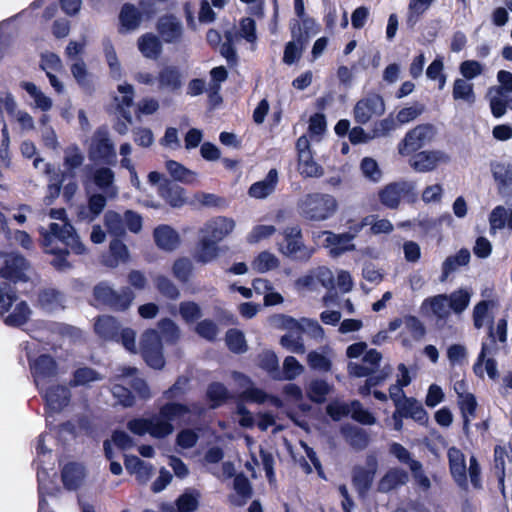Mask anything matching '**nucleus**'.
<instances>
[{
  "label": "nucleus",
  "mask_w": 512,
  "mask_h": 512,
  "mask_svg": "<svg viewBox=\"0 0 512 512\" xmlns=\"http://www.w3.org/2000/svg\"><path fill=\"white\" fill-rule=\"evenodd\" d=\"M107 199L109 198L104 193L92 194L88 198V206L79 211V217L88 222L95 220L104 210Z\"/></svg>",
  "instance_id": "obj_33"
},
{
  "label": "nucleus",
  "mask_w": 512,
  "mask_h": 512,
  "mask_svg": "<svg viewBox=\"0 0 512 512\" xmlns=\"http://www.w3.org/2000/svg\"><path fill=\"white\" fill-rule=\"evenodd\" d=\"M435 135V128L431 124H421L409 130L402 141L398 144V153L401 156H408L427 143H429Z\"/></svg>",
  "instance_id": "obj_6"
},
{
  "label": "nucleus",
  "mask_w": 512,
  "mask_h": 512,
  "mask_svg": "<svg viewBox=\"0 0 512 512\" xmlns=\"http://www.w3.org/2000/svg\"><path fill=\"white\" fill-rule=\"evenodd\" d=\"M491 172L502 197H512V165L506 162L491 163Z\"/></svg>",
  "instance_id": "obj_18"
},
{
  "label": "nucleus",
  "mask_w": 512,
  "mask_h": 512,
  "mask_svg": "<svg viewBox=\"0 0 512 512\" xmlns=\"http://www.w3.org/2000/svg\"><path fill=\"white\" fill-rule=\"evenodd\" d=\"M44 173L49 177L46 198L49 199L48 203H51L60 194L64 174L60 170H56L51 164L45 165Z\"/></svg>",
  "instance_id": "obj_45"
},
{
  "label": "nucleus",
  "mask_w": 512,
  "mask_h": 512,
  "mask_svg": "<svg viewBox=\"0 0 512 512\" xmlns=\"http://www.w3.org/2000/svg\"><path fill=\"white\" fill-rule=\"evenodd\" d=\"M46 401V405L51 412H60L70 402V390L59 384H49L40 392Z\"/></svg>",
  "instance_id": "obj_17"
},
{
  "label": "nucleus",
  "mask_w": 512,
  "mask_h": 512,
  "mask_svg": "<svg viewBox=\"0 0 512 512\" xmlns=\"http://www.w3.org/2000/svg\"><path fill=\"white\" fill-rule=\"evenodd\" d=\"M298 171L307 178H319L324 175L323 167L314 160L312 152L298 157Z\"/></svg>",
  "instance_id": "obj_42"
},
{
  "label": "nucleus",
  "mask_w": 512,
  "mask_h": 512,
  "mask_svg": "<svg viewBox=\"0 0 512 512\" xmlns=\"http://www.w3.org/2000/svg\"><path fill=\"white\" fill-rule=\"evenodd\" d=\"M110 254L103 258V263L107 267H117L120 263L128 261L129 252L127 246L122 243L119 239H115L110 242L109 246Z\"/></svg>",
  "instance_id": "obj_40"
},
{
  "label": "nucleus",
  "mask_w": 512,
  "mask_h": 512,
  "mask_svg": "<svg viewBox=\"0 0 512 512\" xmlns=\"http://www.w3.org/2000/svg\"><path fill=\"white\" fill-rule=\"evenodd\" d=\"M367 224H369V218H364L361 222L351 226L350 232L336 234L331 231H322L319 236H323V245L329 249L330 255L339 257L355 249L353 240Z\"/></svg>",
  "instance_id": "obj_5"
},
{
  "label": "nucleus",
  "mask_w": 512,
  "mask_h": 512,
  "mask_svg": "<svg viewBox=\"0 0 512 512\" xmlns=\"http://www.w3.org/2000/svg\"><path fill=\"white\" fill-rule=\"evenodd\" d=\"M448 459L453 478L460 487L466 488L467 467L464 454L458 448L451 447L448 450Z\"/></svg>",
  "instance_id": "obj_22"
},
{
  "label": "nucleus",
  "mask_w": 512,
  "mask_h": 512,
  "mask_svg": "<svg viewBox=\"0 0 512 512\" xmlns=\"http://www.w3.org/2000/svg\"><path fill=\"white\" fill-rule=\"evenodd\" d=\"M408 481V473L399 468L390 469L379 481L378 491L387 493Z\"/></svg>",
  "instance_id": "obj_36"
},
{
  "label": "nucleus",
  "mask_w": 512,
  "mask_h": 512,
  "mask_svg": "<svg viewBox=\"0 0 512 512\" xmlns=\"http://www.w3.org/2000/svg\"><path fill=\"white\" fill-rule=\"evenodd\" d=\"M158 194L171 207L180 208L187 203L186 191L178 184L164 180L158 185Z\"/></svg>",
  "instance_id": "obj_20"
},
{
  "label": "nucleus",
  "mask_w": 512,
  "mask_h": 512,
  "mask_svg": "<svg viewBox=\"0 0 512 512\" xmlns=\"http://www.w3.org/2000/svg\"><path fill=\"white\" fill-rule=\"evenodd\" d=\"M40 234L43 238V246L46 252L55 256L51 263L57 270L65 271L70 268V264L66 259L68 252L58 249L55 245V240L61 241L75 254L81 255L86 252V247L80 241L70 223H64L62 227L59 226V223H51L49 231L41 229Z\"/></svg>",
  "instance_id": "obj_2"
},
{
  "label": "nucleus",
  "mask_w": 512,
  "mask_h": 512,
  "mask_svg": "<svg viewBox=\"0 0 512 512\" xmlns=\"http://www.w3.org/2000/svg\"><path fill=\"white\" fill-rule=\"evenodd\" d=\"M285 244L279 245V250L286 256L297 260H308L313 250L307 248L301 240V229L298 226L287 227L284 232Z\"/></svg>",
  "instance_id": "obj_8"
},
{
  "label": "nucleus",
  "mask_w": 512,
  "mask_h": 512,
  "mask_svg": "<svg viewBox=\"0 0 512 512\" xmlns=\"http://www.w3.org/2000/svg\"><path fill=\"white\" fill-rule=\"evenodd\" d=\"M20 87L34 100V106L37 109L46 112L52 108V99L45 95L34 83L23 81L20 83Z\"/></svg>",
  "instance_id": "obj_41"
},
{
  "label": "nucleus",
  "mask_w": 512,
  "mask_h": 512,
  "mask_svg": "<svg viewBox=\"0 0 512 512\" xmlns=\"http://www.w3.org/2000/svg\"><path fill=\"white\" fill-rule=\"evenodd\" d=\"M234 227L235 222L232 219L218 216L204 223L199 234L219 243L233 231Z\"/></svg>",
  "instance_id": "obj_16"
},
{
  "label": "nucleus",
  "mask_w": 512,
  "mask_h": 512,
  "mask_svg": "<svg viewBox=\"0 0 512 512\" xmlns=\"http://www.w3.org/2000/svg\"><path fill=\"white\" fill-rule=\"evenodd\" d=\"M346 441L355 449L362 450L367 447L369 443V436L365 430L356 426H343L341 428Z\"/></svg>",
  "instance_id": "obj_43"
},
{
  "label": "nucleus",
  "mask_w": 512,
  "mask_h": 512,
  "mask_svg": "<svg viewBox=\"0 0 512 512\" xmlns=\"http://www.w3.org/2000/svg\"><path fill=\"white\" fill-rule=\"evenodd\" d=\"M354 118L359 124H366L374 116H380L385 111V103L383 98L378 94H369L354 106Z\"/></svg>",
  "instance_id": "obj_13"
},
{
  "label": "nucleus",
  "mask_w": 512,
  "mask_h": 512,
  "mask_svg": "<svg viewBox=\"0 0 512 512\" xmlns=\"http://www.w3.org/2000/svg\"><path fill=\"white\" fill-rule=\"evenodd\" d=\"M435 0H410L408 5L407 23L410 26L416 24L421 15H423Z\"/></svg>",
  "instance_id": "obj_60"
},
{
  "label": "nucleus",
  "mask_w": 512,
  "mask_h": 512,
  "mask_svg": "<svg viewBox=\"0 0 512 512\" xmlns=\"http://www.w3.org/2000/svg\"><path fill=\"white\" fill-rule=\"evenodd\" d=\"M494 468L499 482L503 483L506 471H512V450L506 446H496L494 449Z\"/></svg>",
  "instance_id": "obj_34"
},
{
  "label": "nucleus",
  "mask_w": 512,
  "mask_h": 512,
  "mask_svg": "<svg viewBox=\"0 0 512 512\" xmlns=\"http://www.w3.org/2000/svg\"><path fill=\"white\" fill-rule=\"evenodd\" d=\"M165 167L170 174V176L178 182L187 184V185H193L198 180V174L195 171H192L185 166H183L181 163L174 161V160H168L165 163Z\"/></svg>",
  "instance_id": "obj_37"
},
{
  "label": "nucleus",
  "mask_w": 512,
  "mask_h": 512,
  "mask_svg": "<svg viewBox=\"0 0 512 512\" xmlns=\"http://www.w3.org/2000/svg\"><path fill=\"white\" fill-rule=\"evenodd\" d=\"M85 476V468L82 464L70 462L62 468V482L68 490L78 489L82 485Z\"/></svg>",
  "instance_id": "obj_25"
},
{
  "label": "nucleus",
  "mask_w": 512,
  "mask_h": 512,
  "mask_svg": "<svg viewBox=\"0 0 512 512\" xmlns=\"http://www.w3.org/2000/svg\"><path fill=\"white\" fill-rule=\"evenodd\" d=\"M206 409L199 402L189 405L169 402L163 405L157 415L150 418H137L127 423V428L134 434L142 436L149 434L154 438H164L174 431L172 422L192 424L200 418Z\"/></svg>",
  "instance_id": "obj_1"
},
{
  "label": "nucleus",
  "mask_w": 512,
  "mask_h": 512,
  "mask_svg": "<svg viewBox=\"0 0 512 512\" xmlns=\"http://www.w3.org/2000/svg\"><path fill=\"white\" fill-rule=\"evenodd\" d=\"M508 209L498 205L489 214V232L495 235L499 230L507 227Z\"/></svg>",
  "instance_id": "obj_52"
},
{
  "label": "nucleus",
  "mask_w": 512,
  "mask_h": 512,
  "mask_svg": "<svg viewBox=\"0 0 512 512\" xmlns=\"http://www.w3.org/2000/svg\"><path fill=\"white\" fill-rule=\"evenodd\" d=\"M367 465L368 468L355 467L353 470V484L360 495H365L370 489L377 471V461L374 458H370Z\"/></svg>",
  "instance_id": "obj_21"
},
{
  "label": "nucleus",
  "mask_w": 512,
  "mask_h": 512,
  "mask_svg": "<svg viewBox=\"0 0 512 512\" xmlns=\"http://www.w3.org/2000/svg\"><path fill=\"white\" fill-rule=\"evenodd\" d=\"M220 253V247L218 243L213 240H209L202 235L199 237V241L195 248L194 259L197 262L207 264L216 260Z\"/></svg>",
  "instance_id": "obj_26"
},
{
  "label": "nucleus",
  "mask_w": 512,
  "mask_h": 512,
  "mask_svg": "<svg viewBox=\"0 0 512 512\" xmlns=\"http://www.w3.org/2000/svg\"><path fill=\"white\" fill-rule=\"evenodd\" d=\"M450 162V156L442 150H425L409 159L410 167L419 173L434 171L438 166Z\"/></svg>",
  "instance_id": "obj_12"
},
{
  "label": "nucleus",
  "mask_w": 512,
  "mask_h": 512,
  "mask_svg": "<svg viewBox=\"0 0 512 512\" xmlns=\"http://www.w3.org/2000/svg\"><path fill=\"white\" fill-rule=\"evenodd\" d=\"M505 346L501 345L497 340H495L494 328L489 327V337L488 340L482 343L481 351L478 355L477 361L473 366V370L475 374L479 377L484 376L483 370V362L488 357L494 358V356Z\"/></svg>",
  "instance_id": "obj_23"
},
{
  "label": "nucleus",
  "mask_w": 512,
  "mask_h": 512,
  "mask_svg": "<svg viewBox=\"0 0 512 512\" xmlns=\"http://www.w3.org/2000/svg\"><path fill=\"white\" fill-rule=\"evenodd\" d=\"M458 404L463 418V430L465 434H468L469 423L475 417L477 402L473 394H468L458 399Z\"/></svg>",
  "instance_id": "obj_46"
},
{
  "label": "nucleus",
  "mask_w": 512,
  "mask_h": 512,
  "mask_svg": "<svg viewBox=\"0 0 512 512\" xmlns=\"http://www.w3.org/2000/svg\"><path fill=\"white\" fill-rule=\"evenodd\" d=\"M140 348L145 362L150 367L161 369L164 366L162 343L156 330H147L143 333Z\"/></svg>",
  "instance_id": "obj_9"
},
{
  "label": "nucleus",
  "mask_w": 512,
  "mask_h": 512,
  "mask_svg": "<svg viewBox=\"0 0 512 512\" xmlns=\"http://www.w3.org/2000/svg\"><path fill=\"white\" fill-rule=\"evenodd\" d=\"M154 239L157 246L166 251L175 250L180 243L178 233L168 225H160L155 228Z\"/></svg>",
  "instance_id": "obj_27"
},
{
  "label": "nucleus",
  "mask_w": 512,
  "mask_h": 512,
  "mask_svg": "<svg viewBox=\"0 0 512 512\" xmlns=\"http://www.w3.org/2000/svg\"><path fill=\"white\" fill-rule=\"evenodd\" d=\"M157 32L167 44H177L182 41L184 27L182 22L173 15L160 17L156 24Z\"/></svg>",
  "instance_id": "obj_15"
},
{
  "label": "nucleus",
  "mask_w": 512,
  "mask_h": 512,
  "mask_svg": "<svg viewBox=\"0 0 512 512\" xmlns=\"http://www.w3.org/2000/svg\"><path fill=\"white\" fill-rule=\"evenodd\" d=\"M101 379V375L94 369L89 367H82L74 372L73 379L71 380L70 384L71 386H86Z\"/></svg>",
  "instance_id": "obj_58"
},
{
  "label": "nucleus",
  "mask_w": 512,
  "mask_h": 512,
  "mask_svg": "<svg viewBox=\"0 0 512 512\" xmlns=\"http://www.w3.org/2000/svg\"><path fill=\"white\" fill-rule=\"evenodd\" d=\"M104 224L108 232L116 237H121L125 234L124 216L122 217L115 211H107L104 216Z\"/></svg>",
  "instance_id": "obj_55"
},
{
  "label": "nucleus",
  "mask_w": 512,
  "mask_h": 512,
  "mask_svg": "<svg viewBox=\"0 0 512 512\" xmlns=\"http://www.w3.org/2000/svg\"><path fill=\"white\" fill-rule=\"evenodd\" d=\"M30 361L31 373L34 382L40 392L44 391L47 385L51 384L52 380L57 375V364L55 360L46 354L40 355L37 359Z\"/></svg>",
  "instance_id": "obj_10"
},
{
  "label": "nucleus",
  "mask_w": 512,
  "mask_h": 512,
  "mask_svg": "<svg viewBox=\"0 0 512 512\" xmlns=\"http://www.w3.org/2000/svg\"><path fill=\"white\" fill-rule=\"evenodd\" d=\"M95 332L105 340H114L118 342V332L120 325L112 316H101L95 322Z\"/></svg>",
  "instance_id": "obj_38"
},
{
  "label": "nucleus",
  "mask_w": 512,
  "mask_h": 512,
  "mask_svg": "<svg viewBox=\"0 0 512 512\" xmlns=\"http://www.w3.org/2000/svg\"><path fill=\"white\" fill-rule=\"evenodd\" d=\"M430 309L433 315L438 319H446L450 315V305L448 301V295L439 294L433 297L426 298L422 305L421 309L427 310Z\"/></svg>",
  "instance_id": "obj_35"
},
{
  "label": "nucleus",
  "mask_w": 512,
  "mask_h": 512,
  "mask_svg": "<svg viewBox=\"0 0 512 512\" xmlns=\"http://www.w3.org/2000/svg\"><path fill=\"white\" fill-rule=\"evenodd\" d=\"M470 258V251L466 248L460 249L455 255L448 256L442 263L440 281H446L451 273L457 271L462 266H466Z\"/></svg>",
  "instance_id": "obj_29"
},
{
  "label": "nucleus",
  "mask_w": 512,
  "mask_h": 512,
  "mask_svg": "<svg viewBox=\"0 0 512 512\" xmlns=\"http://www.w3.org/2000/svg\"><path fill=\"white\" fill-rule=\"evenodd\" d=\"M102 45L106 61L110 68V73L113 78L119 79L121 77V65L118 61V57L111 40L104 39Z\"/></svg>",
  "instance_id": "obj_56"
},
{
  "label": "nucleus",
  "mask_w": 512,
  "mask_h": 512,
  "mask_svg": "<svg viewBox=\"0 0 512 512\" xmlns=\"http://www.w3.org/2000/svg\"><path fill=\"white\" fill-rule=\"evenodd\" d=\"M278 265L277 257L267 251L261 252L252 262V268L259 273H265L276 268Z\"/></svg>",
  "instance_id": "obj_61"
},
{
  "label": "nucleus",
  "mask_w": 512,
  "mask_h": 512,
  "mask_svg": "<svg viewBox=\"0 0 512 512\" xmlns=\"http://www.w3.org/2000/svg\"><path fill=\"white\" fill-rule=\"evenodd\" d=\"M89 157L91 160L104 162L116 157L114 143L106 128L101 127L94 132L89 146Z\"/></svg>",
  "instance_id": "obj_11"
},
{
  "label": "nucleus",
  "mask_w": 512,
  "mask_h": 512,
  "mask_svg": "<svg viewBox=\"0 0 512 512\" xmlns=\"http://www.w3.org/2000/svg\"><path fill=\"white\" fill-rule=\"evenodd\" d=\"M102 45L106 61L110 68V73L113 78L119 79L121 77V65L118 61V57L111 40L104 39Z\"/></svg>",
  "instance_id": "obj_57"
},
{
  "label": "nucleus",
  "mask_w": 512,
  "mask_h": 512,
  "mask_svg": "<svg viewBox=\"0 0 512 512\" xmlns=\"http://www.w3.org/2000/svg\"><path fill=\"white\" fill-rule=\"evenodd\" d=\"M398 412H400L403 417H410L421 424H424L428 419L427 413L422 405L413 398L405 400V403Z\"/></svg>",
  "instance_id": "obj_49"
},
{
  "label": "nucleus",
  "mask_w": 512,
  "mask_h": 512,
  "mask_svg": "<svg viewBox=\"0 0 512 512\" xmlns=\"http://www.w3.org/2000/svg\"><path fill=\"white\" fill-rule=\"evenodd\" d=\"M452 95L455 100H463L470 104L475 102L473 84L463 78L454 81Z\"/></svg>",
  "instance_id": "obj_51"
},
{
  "label": "nucleus",
  "mask_w": 512,
  "mask_h": 512,
  "mask_svg": "<svg viewBox=\"0 0 512 512\" xmlns=\"http://www.w3.org/2000/svg\"><path fill=\"white\" fill-rule=\"evenodd\" d=\"M207 398L212 402L211 407L216 408L229 398V392L222 383L214 382L208 386Z\"/></svg>",
  "instance_id": "obj_63"
},
{
  "label": "nucleus",
  "mask_w": 512,
  "mask_h": 512,
  "mask_svg": "<svg viewBox=\"0 0 512 512\" xmlns=\"http://www.w3.org/2000/svg\"><path fill=\"white\" fill-rule=\"evenodd\" d=\"M31 310L25 301H20L15 305L13 311L4 317V323L8 326L18 327L27 322Z\"/></svg>",
  "instance_id": "obj_47"
},
{
  "label": "nucleus",
  "mask_w": 512,
  "mask_h": 512,
  "mask_svg": "<svg viewBox=\"0 0 512 512\" xmlns=\"http://www.w3.org/2000/svg\"><path fill=\"white\" fill-rule=\"evenodd\" d=\"M92 179L97 188L109 199L118 196L119 189L115 185V173L108 167L96 168L92 173Z\"/></svg>",
  "instance_id": "obj_19"
},
{
  "label": "nucleus",
  "mask_w": 512,
  "mask_h": 512,
  "mask_svg": "<svg viewBox=\"0 0 512 512\" xmlns=\"http://www.w3.org/2000/svg\"><path fill=\"white\" fill-rule=\"evenodd\" d=\"M137 46L141 54L151 60H156L162 53V43L158 36L146 33L138 38Z\"/></svg>",
  "instance_id": "obj_32"
},
{
  "label": "nucleus",
  "mask_w": 512,
  "mask_h": 512,
  "mask_svg": "<svg viewBox=\"0 0 512 512\" xmlns=\"http://www.w3.org/2000/svg\"><path fill=\"white\" fill-rule=\"evenodd\" d=\"M378 198L389 209H397L402 201L414 203L418 199L417 184L404 179L391 182L379 190Z\"/></svg>",
  "instance_id": "obj_4"
},
{
  "label": "nucleus",
  "mask_w": 512,
  "mask_h": 512,
  "mask_svg": "<svg viewBox=\"0 0 512 512\" xmlns=\"http://www.w3.org/2000/svg\"><path fill=\"white\" fill-rule=\"evenodd\" d=\"M497 307V303L494 300H483L476 304L473 309V323L475 328L480 329L484 325H490L492 327L493 322V310Z\"/></svg>",
  "instance_id": "obj_31"
},
{
  "label": "nucleus",
  "mask_w": 512,
  "mask_h": 512,
  "mask_svg": "<svg viewBox=\"0 0 512 512\" xmlns=\"http://www.w3.org/2000/svg\"><path fill=\"white\" fill-rule=\"evenodd\" d=\"M119 96L115 97L118 108L122 111V115L128 122H131L132 118L129 112V108L133 104L134 99V88L131 84L123 83L118 86Z\"/></svg>",
  "instance_id": "obj_44"
},
{
  "label": "nucleus",
  "mask_w": 512,
  "mask_h": 512,
  "mask_svg": "<svg viewBox=\"0 0 512 512\" xmlns=\"http://www.w3.org/2000/svg\"><path fill=\"white\" fill-rule=\"evenodd\" d=\"M28 264L24 257L18 254H7L3 257L0 267V277L16 281H26Z\"/></svg>",
  "instance_id": "obj_14"
},
{
  "label": "nucleus",
  "mask_w": 512,
  "mask_h": 512,
  "mask_svg": "<svg viewBox=\"0 0 512 512\" xmlns=\"http://www.w3.org/2000/svg\"><path fill=\"white\" fill-rule=\"evenodd\" d=\"M119 20L123 29L132 31L138 28L141 17L135 6L125 4L121 9Z\"/></svg>",
  "instance_id": "obj_48"
},
{
  "label": "nucleus",
  "mask_w": 512,
  "mask_h": 512,
  "mask_svg": "<svg viewBox=\"0 0 512 512\" xmlns=\"http://www.w3.org/2000/svg\"><path fill=\"white\" fill-rule=\"evenodd\" d=\"M338 204L334 196L325 193H309L298 202L301 216L312 221H324L332 217Z\"/></svg>",
  "instance_id": "obj_3"
},
{
  "label": "nucleus",
  "mask_w": 512,
  "mask_h": 512,
  "mask_svg": "<svg viewBox=\"0 0 512 512\" xmlns=\"http://www.w3.org/2000/svg\"><path fill=\"white\" fill-rule=\"evenodd\" d=\"M179 314L186 323H194L202 317V309L196 302L183 301L179 304Z\"/></svg>",
  "instance_id": "obj_64"
},
{
  "label": "nucleus",
  "mask_w": 512,
  "mask_h": 512,
  "mask_svg": "<svg viewBox=\"0 0 512 512\" xmlns=\"http://www.w3.org/2000/svg\"><path fill=\"white\" fill-rule=\"evenodd\" d=\"M65 300L64 294L53 288L41 291L38 296L39 306L47 312L64 309Z\"/></svg>",
  "instance_id": "obj_30"
},
{
  "label": "nucleus",
  "mask_w": 512,
  "mask_h": 512,
  "mask_svg": "<svg viewBox=\"0 0 512 512\" xmlns=\"http://www.w3.org/2000/svg\"><path fill=\"white\" fill-rule=\"evenodd\" d=\"M472 292L467 288H461L450 295H448V301L451 310L456 314H461L469 305Z\"/></svg>",
  "instance_id": "obj_50"
},
{
  "label": "nucleus",
  "mask_w": 512,
  "mask_h": 512,
  "mask_svg": "<svg viewBox=\"0 0 512 512\" xmlns=\"http://www.w3.org/2000/svg\"><path fill=\"white\" fill-rule=\"evenodd\" d=\"M94 297L115 310H126L134 299V293L129 288L115 291L108 284L99 283L94 288Z\"/></svg>",
  "instance_id": "obj_7"
},
{
  "label": "nucleus",
  "mask_w": 512,
  "mask_h": 512,
  "mask_svg": "<svg viewBox=\"0 0 512 512\" xmlns=\"http://www.w3.org/2000/svg\"><path fill=\"white\" fill-rule=\"evenodd\" d=\"M157 81L159 89L174 92L182 87V73L178 67L168 65L159 71Z\"/></svg>",
  "instance_id": "obj_24"
},
{
  "label": "nucleus",
  "mask_w": 512,
  "mask_h": 512,
  "mask_svg": "<svg viewBox=\"0 0 512 512\" xmlns=\"http://www.w3.org/2000/svg\"><path fill=\"white\" fill-rule=\"evenodd\" d=\"M307 362L313 370L328 372L331 369V360L326 349L308 353Z\"/></svg>",
  "instance_id": "obj_53"
},
{
  "label": "nucleus",
  "mask_w": 512,
  "mask_h": 512,
  "mask_svg": "<svg viewBox=\"0 0 512 512\" xmlns=\"http://www.w3.org/2000/svg\"><path fill=\"white\" fill-rule=\"evenodd\" d=\"M124 464L126 470L136 475L138 481L141 483H146L152 475V466L137 456H126Z\"/></svg>",
  "instance_id": "obj_39"
},
{
  "label": "nucleus",
  "mask_w": 512,
  "mask_h": 512,
  "mask_svg": "<svg viewBox=\"0 0 512 512\" xmlns=\"http://www.w3.org/2000/svg\"><path fill=\"white\" fill-rule=\"evenodd\" d=\"M137 373L136 368L124 367L121 369V374L119 375L123 379L132 378L130 381L133 389L143 398H148L150 396L149 389L145 381L135 374Z\"/></svg>",
  "instance_id": "obj_59"
},
{
  "label": "nucleus",
  "mask_w": 512,
  "mask_h": 512,
  "mask_svg": "<svg viewBox=\"0 0 512 512\" xmlns=\"http://www.w3.org/2000/svg\"><path fill=\"white\" fill-rule=\"evenodd\" d=\"M200 492L196 489L186 490L176 501L179 512H193L199 505Z\"/></svg>",
  "instance_id": "obj_54"
},
{
  "label": "nucleus",
  "mask_w": 512,
  "mask_h": 512,
  "mask_svg": "<svg viewBox=\"0 0 512 512\" xmlns=\"http://www.w3.org/2000/svg\"><path fill=\"white\" fill-rule=\"evenodd\" d=\"M17 300L14 287L8 281L0 283V313L8 312Z\"/></svg>",
  "instance_id": "obj_62"
},
{
  "label": "nucleus",
  "mask_w": 512,
  "mask_h": 512,
  "mask_svg": "<svg viewBox=\"0 0 512 512\" xmlns=\"http://www.w3.org/2000/svg\"><path fill=\"white\" fill-rule=\"evenodd\" d=\"M277 182L278 172L276 169H271L263 180L250 186L249 195L256 199L266 198L275 190Z\"/></svg>",
  "instance_id": "obj_28"
}]
</instances>
